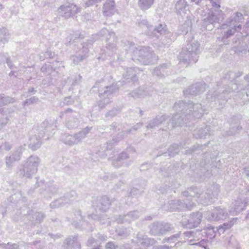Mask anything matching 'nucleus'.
Returning <instances> with one entry per match:
<instances>
[{
  "label": "nucleus",
  "mask_w": 249,
  "mask_h": 249,
  "mask_svg": "<svg viewBox=\"0 0 249 249\" xmlns=\"http://www.w3.org/2000/svg\"><path fill=\"white\" fill-rule=\"evenodd\" d=\"M114 4L115 3L113 0H108L104 4V8L106 10H107L110 8V7L111 8H113L114 6Z\"/></svg>",
  "instance_id": "obj_1"
},
{
  "label": "nucleus",
  "mask_w": 249,
  "mask_h": 249,
  "mask_svg": "<svg viewBox=\"0 0 249 249\" xmlns=\"http://www.w3.org/2000/svg\"><path fill=\"white\" fill-rule=\"evenodd\" d=\"M106 247L107 249H115L114 244L111 242L107 243L106 245Z\"/></svg>",
  "instance_id": "obj_2"
},
{
  "label": "nucleus",
  "mask_w": 249,
  "mask_h": 249,
  "mask_svg": "<svg viewBox=\"0 0 249 249\" xmlns=\"http://www.w3.org/2000/svg\"><path fill=\"white\" fill-rule=\"evenodd\" d=\"M93 249H101L100 247H98V248H94Z\"/></svg>",
  "instance_id": "obj_3"
}]
</instances>
